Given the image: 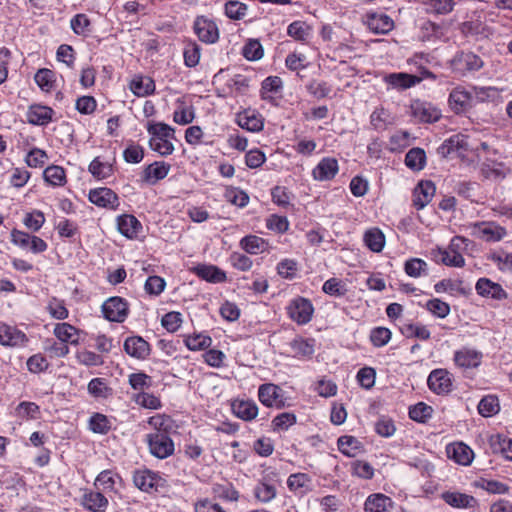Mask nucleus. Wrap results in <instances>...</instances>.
I'll use <instances>...</instances> for the list:
<instances>
[{
    "instance_id": "nucleus-1",
    "label": "nucleus",
    "mask_w": 512,
    "mask_h": 512,
    "mask_svg": "<svg viewBox=\"0 0 512 512\" xmlns=\"http://www.w3.org/2000/svg\"><path fill=\"white\" fill-rule=\"evenodd\" d=\"M469 243L470 240L463 236H454L446 249L437 248L432 251L433 258L446 266L464 267L465 259L461 252L467 249Z\"/></svg>"
},
{
    "instance_id": "nucleus-2",
    "label": "nucleus",
    "mask_w": 512,
    "mask_h": 512,
    "mask_svg": "<svg viewBox=\"0 0 512 512\" xmlns=\"http://www.w3.org/2000/svg\"><path fill=\"white\" fill-rule=\"evenodd\" d=\"M258 399L268 408L284 409L291 405L285 391L274 383L261 384L258 388Z\"/></svg>"
},
{
    "instance_id": "nucleus-3",
    "label": "nucleus",
    "mask_w": 512,
    "mask_h": 512,
    "mask_svg": "<svg viewBox=\"0 0 512 512\" xmlns=\"http://www.w3.org/2000/svg\"><path fill=\"white\" fill-rule=\"evenodd\" d=\"M145 441L149 452L158 459H166L175 451V445L169 433L151 432L146 435Z\"/></svg>"
},
{
    "instance_id": "nucleus-4",
    "label": "nucleus",
    "mask_w": 512,
    "mask_h": 512,
    "mask_svg": "<svg viewBox=\"0 0 512 512\" xmlns=\"http://www.w3.org/2000/svg\"><path fill=\"white\" fill-rule=\"evenodd\" d=\"M11 242L15 246L34 254L43 253L48 248V244L42 238L18 229L11 231Z\"/></svg>"
},
{
    "instance_id": "nucleus-5",
    "label": "nucleus",
    "mask_w": 512,
    "mask_h": 512,
    "mask_svg": "<svg viewBox=\"0 0 512 512\" xmlns=\"http://www.w3.org/2000/svg\"><path fill=\"white\" fill-rule=\"evenodd\" d=\"M287 313L294 322L304 325L312 319L314 307L309 299L299 296L290 301Z\"/></svg>"
},
{
    "instance_id": "nucleus-6",
    "label": "nucleus",
    "mask_w": 512,
    "mask_h": 512,
    "mask_svg": "<svg viewBox=\"0 0 512 512\" xmlns=\"http://www.w3.org/2000/svg\"><path fill=\"white\" fill-rule=\"evenodd\" d=\"M102 313L108 321L122 323L128 316L129 306L124 298L110 297L103 303Z\"/></svg>"
},
{
    "instance_id": "nucleus-7",
    "label": "nucleus",
    "mask_w": 512,
    "mask_h": 512,
    "mask_svg": "<svg viewBox=\"0 0 512 512\" xmlns=\"http://www.w3.org/2000/svg\"><path fill=\"white\" fill-rule=\"evenodd\" d=\"M194 33L198 39L206 44H214L219 40L217 24L206 16H197L193 23Z\"/></svg>"
},
{
    "instance_id": "nucleus-8",
    "label": "nucleus",
    "mask_w": 512,
    "mask_h": 512,
    "mask_svg": "<svg viewBox=\"0 0 512 512\" xmlns=\"http://www.w3.org/2000/svg\"><path fill=\"white\" fill-rule=\"evenodd\" d=\"M135 486L143 492H157L164 486L165 480L156 472L148 469L136 470L133 474Z\"/></svg>"
},
{
    "instance_id": "nucleus-9",
    "label": "nucleus",
    "mask_w": 512,
    "mask_h": 512,
    "mask_svg": "<svg viewBox=\"0 0 512 512\" xmlns=\"http://www.w3.org/2000/svg\"><path fill=\"white\" fill-rule=\"evenodd\" d=\"M504 227L494 222H478L473 226L472 235L487 242H497L506 236Z\"/></svg>"
},
{
    "instance_id": "nucleus-10",
    "label": "nucleus",
    "mask_w": 512,
    "mask_h": 512,
    "mask_svg": "<svg viewBox=\"0 0 512 512\" xmlns=\"http://www.w3.org/2000/svg\"><path fill=\"white\" fill-rule=\"evenodd\" d=\"M436 192L435 184L430 180H421L414 188L412 194V205L421 210L433 199Z\"/></svg>"
},
{
    "instance_id": "nucleus-11",
    "label": "nucleus",
    "mask_w": 512,
    "mask_h": 512,
    "mask_svg": "<svg viewBox=\"0 0 512 512\" xmlns=\"http://www.w3.org/2000/svg\"><path fill=\"white\" fill-rule=\"evenodd\" d=\"M88 199L91 203L102 208L115 210L119 206V198L117 194L107 187L90 190Z\"/></svg>"
},
{
    "instance_id": "nucleus-12",
    "label": "nucleus",
    "mask_w": 512,
    "mask_h": 512,
    "mask_svg": "<svg viewBox=\"0 0 512 512\" xmlns=\"http://www.w3.org/2000/svg\"><path fill=\"white\" fill-rule=\"evenodd\" d=\"M427 384L438 395L448 394L452 390L451 374L445 369H435L429 374Z\"/></svg>"
},
{
    "instance_id": "nucleus-13",
    "label": "nucleus",
    "mask_w": 512,
    "mask_h": 512,
    "mask_svg": "<svg viewBox=\"0 0 512 512\" xmlns=\"http://www.w3.org/2000/svg\"><path fill=\"white\" fill-rule=\"evenodd\" d=\"M412 116L419 122L434 123L441 117L440 110L429 102L416 100L411 104Z\"/></svg>"
},
{
    "instance_id": "nucleus-14",
    "label": "nucleus",
    "mask_w": 512,
    "mask_h": 512,
    "mask_svg": "<svg viewBox=\"0 0 512 512\" xmlns=\"http://www.w3.org/2000/svg\"><path fill=\"white\" fill-rule=\"evenodd\" d=\"M123 349L129 356L138 360H145L151 353L150 344L141 336L127 337Z\"/></svg>"
},
{
    "instance_id": "nucleus-15",
    "label": "nucleus",
    "mask_w": 512,
    "mask_h": 512,
    "mask_svg": "<svg viewBox=\"0 0 512 512\" xmlns=\"http://www.w3.org/2000/svg\"><path fill=\"white\" fill-rule=\"evenodd\" d=\"M28 337L16 327L0 324V344L5 347H23L27 344Z\"/></svg>"
},
{
    "instance_id": "nucleus-16",
    "label": "nucleus",
    "mask_w": 512,
    "mask_h": 512,
    "mask_svg": "<svg viewBox=\"0 0 512 512\" xmlns=\"http://www.w3.org/2000/svg\"><path fill=\"white\" fill-rule=\"evenodd\" d=\"M338 171V161L333 157H324L312 170V177L316 181H330Z\"/></svg>"
},
{
    "instance_id": "nucleus-17",
    "label": "nucleus",
    "mask_w": 512,
    "mask_h": 512,
    "mask_svg": "<svg viewBox=\"0 0 512 512\" xmlns=\"http://www.w3.org/2000/svg\"><path fill=\"white\" fill-rule=\"evenodd\" d=\"M236 123L249 132H259L264 127V119L260 113L245 109L236 115Z\"/></svg>"
},
{
    "instance_id": "nucleus-18",
    "label": "nucleus",
    "mask_w": 512,
    "mask_h": 512,
    "mask_svg": "<svg viewBox=\"0 0 512 512\" xmlns=\"http://www.w3.org/2000/svg\"><path fill=\"white\" fill-rule=\"evenodd\" d=\"M482 353L471 349L468 347H463L454 352V363L456 366L468 369V368H476L481 364L482 361Z\"/></svg>"
},
{
    "instance_id": "nucleus-19",
    "label": "nucleus",
    "mask_w": 512,
    "mask_h": 512,
    "mask_svg": "<svg viewBox=\"0 0 512 512\" xmlns=\"http://www.w3.org/2000/svg\"><path fill=\"white\" fill-rule=\"evenodd\" d=\"M191 272L209 283H223L227 280L226 272L212 264H198Z\"/></svg>"
},
{
    "instance_id": "nucleus-20",
    "label": "nucleus",
    "mask_w": 512,
    "mask_h": 512,
    "mask_svg": "<svg viewBox=\"0 0 512 512\" xmlns=\"http://www.w3.org/2000/svg\"><path fill=\"white\" fill-rule=\"evenodd\" d=\"M170 169V164L164 161H155L143 170L141 175L142 181L149 185H155L160 180L166 178Z\"/></svg>"
},
{
    "instance_id": "nucleus-21",
    "label": "nucleus",
    "mask_w": 512,
    "mask_h": 512,
    "mask_svg": "<svg viewBox=\"0 0 512 512\" xmlns=\"http://www.w3.org/2000/svg\"><path fill=\"white\" fill-rule=\"evenodd\" d=\"M366 24L375 34H387L394 27L393 20L385 13L373 12L366 15Z\"/></svg>"
},
{
    "instance_id": "nucleus-22",
    "label": "nucleus",
    "mask_w": 512,
    "mask_h": 512,
    "mask_svg": "<svg viewBox=\"0 0 512 512\" xmlns=\"http://www.w3.org/2000/svg\"><path fill=\"white\" fill-rule=\"evenodd\" d=\"M454 68L462 73L475 72L483 67L482 59L472 52H461L453 60Z\"/></svg>"
},
{
    "instance_id": "nucleus-23",
    "label": "nucleus",
    "mask_w": 512,
    "mask_h": 512,
    "mask_svg": "<svg viewBox=\"0 0 512 512\" xmlns=\"http://www.w3.org/2000/svg\"><path fill=\"white\" fill-rule=\"evenodd\" d=\"M460 31L466 37H487L489 34L487 25L476 13L460 24Z\"/></svg>"
},
{
    "instance_id": "nucleus-24",
    "label": "nucleus",
    "mask_w": 512,
    "mask_h": 512,
    "mask_svg": "<svg viewBox=\"0 0 512 512\" xmlns=\"http://www.w3.org/2000/svg\"><path fill=\"white\" fill-rule=\"evenodd\" d=\"M394 501L382 493H374L367 497L364 503L365 512H390L394 508Z\"/></svg>"
},
{
    "instance_id": "nucleus-25",
    "label": "nucleus",
    "mask_w": 512,
    "mask_h": 512,
    "mask_svg": "<svg viewBox=\"0 0 512 512\" xmlns=\"http://www.w3.org/2000/svg\"><path fill=\"white\" fill-rule=\"evenodd\" d=\"M447 455L456 463L468 466L474 458L473 450L463 442H456L447 446Z\"/></svg>"
},
{
    "instance_id": "nucleus-26",
    "label": "nucleus",
    "mask_w": 512,
    "mask_h": 512,
    "mask_svg": "<svg viewBox=\"0 0 512 512\" xmlns=\"http://www.w3.org/2000/svg\"><path fill=\"white\" fill-rule=\"evenodd\" d=\"M441 498L451 507L460 509L474 508L478 503L473 496L458 491H445Z\"/></svg>"
},
{
    "instance_id": "nucleus-27",
    "label": "nucleus",
    "mask_w": 512,
    "mask_h": 512,
    "mask_svg": "<svg viewBox=\"0 0 512 512\" xmlns=\"http://www.w3.org/2000/svg\"><path fill=\"white\" fill-rule=\"evenodd\" d=\"M475 289L483 297H491L496 300H503L507 297V293L502 286L488 278H480L475 285Z\"/></svg>"
},
{
    "instance_id": "nucleus-28",
    "label": "nucleus",
    "mask_w": 512,
    "mask_h": 512,
    "mask_svg": "<svg viewBox=\"0 0 512 512\" xmlns=\"http://www.w3.org/2000/svg\"><path fill=\"white\" fill-rule=\"evenodd\" d=\"M467 139L462 134H455L446 139L437 149V153L442 158H447L453 153L461 150H467Z\"/></svg>"
},
{
    "instance_id": "nucleus-29",
    "label": "nucleus",
    "mask_w": 512,
    "mask_h": 512,
    "mask_svg": "<svg viewBox=\"0 0 512 512\" xmlns=\"http://www.w3.org/2000/svg\"><path fill=\"white\" fill-rule=\"evenodd\" d=\"M82 505L91 512H105L109 501L100 490L86 491L82 497Z\"/></svg>"
},
{
    "instance_id": "nucleus-30",
    "label": "nucleus",
    "mask_w": 512,
    "mask_h": 512,
    "mask_svg": "<svg viewBox=\"0 0 512 512\" xmlns=\"http://www.w3.org/2000/svg\"><path fill=\"white\" fill-rule=\"evenodd\" d=\"M119 232L129 239L136 238L142 230V224L133 215L124 214L117 218Z\"/></svg>"
},
{
    "instance_id": "nucleus-31",
    "label": "nucleus",
    "mask_w": 512,
    "mask_h": 512,
    "mask_svg": "<svg viewBox=\"0 0 512 512\" xmlns=\"http://www.w3.org/2000/svg\"><path fill=\"white\" fill-rule=\"evenodd\" d=\"M472 97L469 92L457 87L449 95V105L456 113H464L471 107Z\"/></svg>"
},
{
    "instance_id": "nucleus-32",
    "label": "nucleus",
    "mask_w": 512,
    "mask_h": 512,
    "mask_svg": "<svg viewBox=\"0 0 512 512\" xmlns=\"http://www.w3.org/2000/svg\"><path fill=\"white\" fill-rule=\"evenodd\" d=\"M232 411L236 417L251 421L258 415V406L253 400H235L232 402Z\"/></svg>"
},
{
    "instance_id": "nucleus-33",
    "label": "nucleus",
    "mask_w": 512,
    "mask_h": 512,
    "mask_svg": "<svg viewBox=\"0 0 512 512\" xmlns=\"http://www.w3.org/2000/svg\"><path fill=\"white\" fill-rule=\"evenodd\" d=\"M54 111L52 108L42 105H32L27 112V120L30 124L45 126L51 120Z\"/></svg>"
},
{
    "instance_id": "nucleus-34",
    "label": "nucleus",
    "mask_w": 512,
    "mask_h": 512,
    "mask_svg": "<svg viewBox=\"0 0 512 512\" xmlns=\"http://www.w3.org/2000/svg\"><path fill=\"white\" fill-rule=\"evenodd\" d=\"M384 81L395 89H408L421 81V79L415 75L408 73H390L385 76Z\"/></svg>"
},
{
    "instance_id": "nucleus-35",
    "label": "nucleus",
    "mask_w": 512,
    "mask_h": 512,
    "mask_svg": "<svg viewBox=\"0 0 512 512\" xmlns=\"http://www.w3.org/2000/svg\"><path fill=\"white\" fill-rule=\"evenodd\" d=\"M239 246L246 253L257 255L267 251L269 243L267 240L257 235H247L240 240Z\"/></svg>"
},
{
    "instance_id": "nucleus-36",
    "label": "nucleus",
    "mask_w": 512,
    "mask_h": 512,
    "mask_svg": "<svg viewBox=\"0 0 512 512\" xmlns=\"http://www.w3.org/2000/svg\"><path fill=\"white\" fill-rule=\"evenodd\" d=\"M291 354L294 357H310L314 354V339H306L303 337H296L289 342Z\"/></svg>"
},
{
    "instance_id": "nucleus-37",
    "label": "nucleus",
    "mask_w": 512,
    "mask_h": 512,
    "mask_svg": "<svg viewBox=\"0 0 512 512\" xmlns=\"http://www.w3.org/2000/svg\"><path fill=\"white\" fill-rule=\"evenodd\" d=\"M311 477L306 473H294L287 479L288 489L298 495H304L310 490Z\"/></svg>"
},
{
    "instance_id": "nucleus-38",
    "label": "nucleus",
    "mask_w": 512,
    "mask_h": 512,
    "mask_svg": "<svg viewBox=\"0 0 512 512\" xmlns=\"http://www.w3.org/2000/svg\"><path fill=\"white\" fill-rule=\"evenodd\" d=\"M490 446L495 454H501L505 459L512 461V439L495 435L490 438Z\"/></svg>"
},
{
    "instance_id": "nucleus-39",
    "label": "nucleus",
    "mask_w": 512,
    "mask_h": 512,
    "mask_svg": "<svg viewBox=\"0 0 512 512\" xmlns=\"http://www.w3.org/2000/svg\"><path fill=\"white\" fill-rule=\"evenodd\" d=\"M54 335L62 342L69 344H77L78 330L69 323L63 322L55 325Z\"/></svg>"
},
{
    "instance_id": "nucleus-40",
    "label": "nucleus",
    "mask_w": 512,
    "mask_h": 512,
    "mask_svg": "<svg viewBox=\"0 0 512 512\" xmlns=\"http://www.w3.org/2000/svg\"><path fill=\"white\" fill-rule=\"evenodd\" d=\"M212 493L215 497L226 501H237L239 499V492L231 482L226 480L221 483H214Z\"/></svg>"
},
{
    "instance_id": "nucleus-41",
    "label": "nucleus",
    "mask_w": 512,
    "mask_h": 512,
    "mask_svg": "<svg viewBox=\"0 0 512 512\" xmlns=\"http://www.w3.org/2000/svg\"><path fill=\"white\" fill-rule=\"evenodd\" d=\"M45 182L54 187L64 186L67 182L64 168L58 165L48 166L43 172Z\"/></svg>"
},
{
    "instance_id": "nucleus-42",
    "label": "nucleus",
    "mask_w": 512,
    "mask_h": 512,
    "mask_svg": "<svg viewBox=\"0 0 512 512\" xmlns=\"http://www.w3.org/2000/svg\"><path fill=\"white\" fill-rule=\"evenodd\" d=\"M116 480H120V476L111 470H104L98 474L94 481V487L104 492L115 491Z\"/></svg>"
},
{
    "instance_id": "nucleus-43",
    "label": "nucleus",
    "mask_w": 512,
    "mask_h": 512,
    "mask_svg": "<svg viewBox=\"0 0 512 512\" xmlns=\"http://www.w3.org/2000/svg\"><path fill=\"white\" fill-rule=\"evenodd\" d=\"M337 446L339 451L348 457H355L362 448L361 442L350 435L339 437Z\"/></svg>"
},
{
    "instance_id": "nucleus-44",
    "label": "nucleus",
    "mask_w": 512,
    "mask_h": 512,
    "mask_svg": "<svg viewBox=\"0 0 512 512\" xmlns=\"http://www.w3.org/2000/svg\"><path fill=\"white\" fill-rule=\"evenodd\" d=\"M405 164L414 171H420L425 167L426 154L422 148L415 147L410 149L405 156Z\"/></svg>"
},
{
    "instance_id": "nucleus-45",
    "label": "nucleus",
    "mask_w": 512,
    "mask_h": 512,
    "mask_svg": "<svg viewBox=\"0 0 512 512\" xmlns=\"http://www.w3.org/2000/svg\"><path fill=\"white\" fill-rule=\"evenodd\" d=\"M88 171L96 179L103 180L113 174V165L108 162H102L99 157H96L89 164Z\"/></svg>"
},
{
    "instance_id": "nucleus-46",
    "label": "nucleus",
    "mask_w": 512,
    "mask_h": 512,
    "mask_svg": "<svg viewBox=\"0 0 512 512\" xmlns=\"http://www.w3.org/2000/svg\"><path fill=\"white\" fill-rule=\"evenodd\" d=\"M364 241L371 251L380 252L385 244V236L380 229L373 228L365 233Z\"/></svg>"
},
{
    "instance_id": "nucleus-47",
    "label": "nucleus",
    "mask_w": 512,
    "mask_h": 512,
    "mask_svg": "<svg viewBox=\"0 0 512 512\" xmlns=\"http://www.w3.org/2000/svg\"><path fill=\"white\" fill-rule=\"evenodd\" d=\"M401 332L406 338H418L423 341L430 339L431 336L429 329L420 323L406 324L401 328Z\"/></svg>"
},
{
    "instance_id": "nucleus-48",
    "label": "nucleus",
    "mask_w": 512,
    "mask_h": 512,
    "mask_svg": "<svg viewBox=\"0 0 512 512\" xmlns=\"http://www.w3.org/2000/svg\"><path fill=\"white\" fill-rule=\"evenodd\" d=\"M147 131L152 136L151 138L163 139V138H173L174 137V129L163 122H153L149 121L147 123Z\"/></svg>"
},
{
    "instance_id": "nucleus-49",
    "label": "nucleus",
    "mask_w": 512,
    "mask_h": 512,
    "mask_svg": "<svg viewBox=\"0 0 512 512\" xmlns=\"http://www.w3.org/2000/svg\"><path fill=\"white\" fill-rule=\"evenodd\" d=\"M34 80L42 91L50 92L54 87L55 73L50 69L42 68L36 72Z\"/></svg>"
},
{
    "instance_id": "nucleus-50",
    "label": "nucleus",
    "mask_w": 512,
    "mask_h": 512,
    "mask_svg": "<svg viewBox=\"0 0 512 512\" xmlns=\"http://www.w3.org/2000/svg\"><path fill=\"white\" fill-rule=\"evenodd\" d=\"M131 91L138 97L148 96L154 93L155 83L152 79H134L130 85Z\"/></svg>"
},
{
    "instance_id": "nucleus-51",
    "label": "nucleus",
    "mask_w": 512,
    "mask_h": 512,
    "mask_svg": "<svg viewBox=\"0 0 512 512\" xmlns=\"http://www.w3.org/2000/svg\"><path fill=\"white\" fill-rule=\"evenodd\" d=\"M404 270L408 276L418 278L427 275L428 265L420 258H411L405 262Z\"/></svg>"
},
{
    "instance_id": "nucleus-52",
    "label": "nucleus",
    "mask_w": 512,
    "mask_h": 512,
    "mask_svg": "<svg viewBox=\"0 0 512 512\" xmlns=\"http://www.w3.org/2000/svg\"><path fill=\"white\" fill-rule=\"evenodd\" d=\"M186 347L191 351L207 349L212 344L210 336L203 334L189 335L184 339Z\"/></svg>"
},
{
    "instance_id": "nucleus-53",
    "label": "nucleus",
    "mask_w": 512,
    "mask_h": 512,
    "mask_svg": "<svg viewBox=\"0 0 512 512\" xmlns=\"http://www.w3.org/2000/svg\"><path fill=\"white\" fill-rule=\"evenodd\" d=\"M200 46L195 41L186 43L183 51L184 63L187 67H195L200 60Z\"/></svg>"
},
{
    "instance_id": "nucleus-54",
    "label": "nucleus",
    "mask_w": 512,
    "mask_h": 512,
    "mask_svg": "<svg viewBox=\"0 0 512 512\" xmlns=\"http://www.w3.org/2000/svg\"><path fill=\"white\" fill-rule=\"evenodd\" d=\"M88 392L95 398H107L111 395L112 389L107 386L105 379L93 378L88 383Z\"/></svg>"
},
{
    "instance_id": "nucleus-55",
    "label": "nucleus",
    "mask_w": 512,
    "mask_h": 512,
    "mask_svg": "<svg viewBox=\"0 0 512 512\" xmlns=\"http://www.w3.org/2000/svg\"><path fill=\"white\" fill-rule=\"evenodd\" d=\"M478 411L484 417H490L499 411V401L496 396L487 395L478 404Z\"/></svg>"
},
{
    "instance_id": "nucleus-56",
    "label": "nucleus",
    "mask_w": 512,
    "mask_h": 512,
    "mask_svg": "<svg viewBox=\"0 0 512 512\" xmlns=\"http://www.w3.org/2000/svg\"><path fill=\"white\" fill-rule=\"evenodd\" d=\"M433 409L424 402H419L409 409V417L417 422L424 423L432 415Z\"/></svg>"
},
{
    "instance_id": "nucleus-57",
    "label": "nucleus",
    "mask_w": 512,
    "mask_h": 512,
    "mask_svg": "<svg viewBox=\"0 0 512 512\" xmlns=\"http://www.w3.org/2000/svg\"><path fill=\"white\" fill-rule=\"evenodd\" d=\"M255 497L262 503H268L276 497V488L267 482H260L254 488Z\"/></svg>"
},
{
    "instance_id": "nucleus-58",
    "label": "nucleus",
    "mask_w": 512,
    "mask_h": 512,
    "mask_svg": "<svg viewBox=\"0 0 512 512\" xmlns=\"http://www.w3.org/2000/svg\"><path fill=\"white\" fill-rule=\"evenodd\" d=\"M147 423L154 429L153 432L169 433L172 429V420L164 414H157L148 418Z\"/></svg>"
},
{
    "instance_id": "nucleus-59",
    "label": "nucleus",
    "mask_w": 512,
    "mask_h": 512,
    "mask_svg": "<svg viewBox=\"0 0 512 512\" xmlns=\"http://www.w3.org/2000/svg\"><path fill=\"white\" fill-rule=\"evenodd\" d=\"M246 12L247 5L240 1L230 0L225 4V14L230 19L240 20L244 18Z\"/></svg>"
},
{
    "instance_id": "nucleus-60",
    "label": "nucleus",
    "mask_w": 512,
    "mask_h": 512,
    "mask_svg": "<svg viewBox=\"0 0 512 512\" xmlns=\"http://www.w3.org/2000/svg\"><path fill=\"white\" fill-rule=\"evenodd\" d=\"M488 259L498 266L501 271L512 270V253L496 251L488 256Z\"/></svg>"
},
{
    "instance_id": "nucleus-61",
    "label": "nucleus",
    "mask_w": 512,
    "mask_h": 512,
    "mask_svg": "<svg viewBox=\"0 0 512 512\" xmlns=\"http://www.w3.org/2000/svg\"><path fill=\"white\" fill-rule=\"evenodd\" d=\"M91 22L86 14L79 13L70 20V27L77 35H86L89 32Z\"/></svg>"
},
{
    "instance_id": "nucleus-62",
    "label": "nucleus",
    "mask_w": 512,
    "mask_h": 512,
    "mask_svg": "<svg viewBox=\"0 0 512 512\" xmlns=\"http://www.w3.org/2000/svg\"><path fill=\"white\" fill-rule=\"evenodd\" d=\"M242 55L249 61H256L263 57V47L258 40H249L242 49Z\"/></svg>"
},
{
    "instance_id": "nucleus-63",
    "label": "nucleus",
    "mask_w": 512,
    "mask_h": 512,
    "mask_svg": "<svg viewBox=\"0 0 512 512\" xmlns=\"http://www.w3.org/2000/svg\"><path fill=\"white\" fill-rule=\"evenodd\" d=\"M47 160H48V155H47L46 151H44L40 148H37V147L32 148L28 152V154L25 158L26 164L32 168H38V167L44 166V164L46 163Z\"/></svg>"
},
{
    "instance_id": "nucleus-64",
    "label": "nucleus",
    "mask_w": 512,
    "mask_h": 512,
    "mask_svg": "<svg viewBox=\"0 0 512 512\" xmlns=\"http://www.w3.org/2000/svg\"><path fill=\"white\" fill-rule=\"evenodd\" d=\"M392 333L386 327H376L370 332V341L375 347L385 346L391 339Z\"/></svg>"
}]
</instances>
